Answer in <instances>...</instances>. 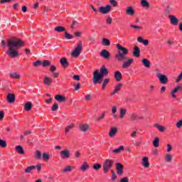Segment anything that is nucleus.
Masks as SVG:
<instances>
[{"mask_svg":"<svg viewBox=\"0 0 182 182\" xmlns=\"http://www.w3.org/2000/svg\"><path fill=\"white\" fill-rule=\"evenodd\" d=\"M7 46L9 50L6 51V54L12 58H18L19 56V52L16 49L25 46V43L22 40L16 38H12L7 41Z\"/></svg>","mask_w":182,"mask_h":182,"instance_id":"1","label":"nucleus"},{"mask_svg":"<svg viewBox=\"0 0 182 182\" xmlns=\"http://www.w3.org/2000/svg\"><path fill=\"white\" fill-rule=\"evenodd\" d=\"M116 46L119 50H121L118 52V54L115 55V59L118 60V62H124L127 59V57H126V55H128L129 50L127 48L122 46L120 44L117 43L116 44Z\"/></svg>","mask_w":182,"mask_h":182,"instance_id":"2","label":"nucleus"},{"mask_svg":"<svg viewBox=\"0 0 182 182\" xmlns=\"http://www.w3.org/2000/svg\"><path fill=\"white\" fill-rule=\"evenodd\" d=\"M114 165V161L113 159H105L102 163V168L104 170V173L105 174L109 173V171H110V168H112V167H113Z\"/></svg>","mask_w":182,"mask_h":182,"instance_id":"3","label":"nucleus"},{"mask_svg":"<svg viewBox=\"0 0 182 182\" xmlns=\"http://www.w3.org/2000/svg\"><path fill=\"white\" fill-rule=\"evenodd\" d=\"M106 76L105 74L99 72V70H96L93 73L92 82L94 85H97V83H102V79Z\"/></svg>","mask_w":182,"mask_h":182,"instance_id":"4","label":"nucleus"},{"mask_svg":"<svg viewBox=\"0 0 182 182\" xmlns=\"http://www.w3.org/2000/svg\"><path fill=\"white\" fill-rule=\"evenodd\" d=\"M82 49H83V43L82 41H80L77 43L75 49L71 53L73 58H78V56H80V52H82Z\"/></svg>","mask_w":182,"mask_h":182,"instance_id":"5","label":"nucleus"},{"mask_svg":"<svg viewBox=\"0 0 182 182\" xmlns=\"http://www.w3.org/2000/svg\"><path fill=\"white\" fill-rule=\"evenodd\" d=\"M156 76H157L160 83H161V85H166L168 83V78L167 77V75H163L160 73H157Z\"/></svg>","mask_w":182,"mask_h":182,"instance_id":"6","label":"nucleus"},{"mask_svg":"<svg viewBox=\"0 0 182 182\" xmlns=\"http://www.w3.org/2000/svg\"><path fill=\"white\" fill-rule=\"evenodd\" d=\"M112 10V6L110 5H107L105 7V6H100L99 7V12L100 14H102L103 15H106L107 14H109L110 11Z\"/></svg>","mask_w":182,"mask_h":182,"instance_id":"7","label":"nucleus"},{"mask_svg":"<svg viewBox=\"0 0 182 182\" xmlns=\"http://www.w3.org/2000/svg\"><path fill=\"white\" fill-rule=\"evenodd\" d=\"M60 156L63 160L65 159L70 158V151L68 149H64L60 152Z\"/></svg>","mask_w":182,"mask_h":182,"instance_id":"8","label":"nucleus"},{"mask_svg":"<svg viewBox=\"0 0 182 182\" xmlns=\"http://www.w3.org/2000/svg\"><path fill=\"white\" fill-rule=\"evenodd\" d=\"M115 167L117 170V174H118V176H122V174H123V170H124V166H123V164L117 163L116 164Z\"/></svg>","mask_w":182,"mask_h":182,"instance_id":"9","label":"nucleus"},{"mask_svg":"<svg viewBox=\"0 0 182 182\" xmlns=\"http://www.w3.org/2000/svg\"><path fill=\"white\" fill-rule=\"evenodd\" d=\"M134 60L133 58H128L126 60V61L124 60V63L122 65L123 69H127V68H129V66L133 63Z\"/></svg>","mask_w":182,"mask_h":182,"instance_id":"10","label":"nucleus"},{"mask_svg":"<svg viewBox=\"0 0 182 182\" xmlns=\"http://www.w3.org/2000/svg\"><path fill=\"white\" fill-rule=\"evenodd\" d=\"M168 18L171 21V25H173L174 26H177V25H178V18H176V16L170 15L168 16Z\"/></svg>","mask_w":182,"mask_h":182,"instance_id":"11","label":"nucleus"},{"mask_svg":"<svg viewBox=\"0 0 182 182\" xmlns=\"http://www.w3.org/2000/svg\"><path fill=\"white\" fill-rule=\"evenodd\" d=\"M144 119V117L141 115H137L136 114H132L131 115V120L133 122H139V120H143Z\"/></svg>","mask_w":182,"mask_h":182,"instance_id":"12","label":"nucleus"},{"mask_svg":"<svg viewBox=\"0 0 182 182\" xmlns=\"http://www.w3.org/2000/svg\"><path fill=\"white\" fill-rule=\"evenodd\" d=\"M100 55L105 59H110V53H109L107 50H102V52L100 53Z\"/></svg>","mask_w":182,"mask_h":182,"instance_id":"13","label":"nucleus"},{"mask_svg":"<svg viewBox=\"0 0 182 182\" xmlns=\"http://www.w3.org/2000/svg\"><path fill=\"white\" fill-rule=\"evenodd\" d=\"M15 94L14 93H9L7 95V98L6 100L7 102H9V103H15Z\"/></svg>","mask_w":182,"mask_h":182,"instance_id":"14","label":"nucleus"},{"mask_svg":"<svg viewBox=\"0 0 182 182\" xmlns=\"http://www.w3.org/2000/svg\"><path fill=\"white\" fill-rule=\"evenodd\" d=\"M142 166L145 167V168H149L150 167V164L149 163V158L145 156L142 159Z\"/></svg>","mask_w":182,"mask_h":182,"instance_id":"15","label":"nucleus"},{"mask_svg":"<svg viewBox=\"0 0 182 182\" xmlns=\"http://www.w3.org/2000/svg\"><path fill=\"white\" fill-rule=\"evenodd\" d=\"M60 63L62 65L63 68H68V66H69V63H68L66 58H62L60 60Z\"/></svg>","mask_w":182,"mask_h":182,"instance_id":"16","label":"nucleus"},{"mask_svg":"<svg viewBox=\"0 0 182 182\" xmlns=\"http://www.w3.org/2000/svg\"><path fill=\"white\" fill-rule=\"evenodd\" d=\"M133 56H136V58L140 57V48H139V47L137 46H136L134 48Z\"/></svg>","mask_w":182,"mask_h":182,"instance_id":"17","label":"nucleus"},{"mask_svg":"<svg viewBox=\"0 0 182 182\" xmlns=\"http://www.w3.org/2000/svg\"><path fill=\"white\" fill-rule=\"evenodd\" d=\"M117 134V128L112 127L109 131V137H114Z\"/></svg>","mask_w":182,"mask_h":182,"instance_id":"18","label":"nucleus"},{"mask_svg":"<svg viewBox=\"0 0 182 182\" xmlns=\"http://www.w3.org/2000/svg\"><path fill=\"white\" fill-rule=\"evenodd\" d=\"M55 100H57V102H60L62 103V102H65L66 101V97H65V96L60 95H57L55 96Z\"/></svg>","mask_w":182,"mask_h":182,"instance_id":"19","label":"nucleus"},{"mask_svg":"<svg viewBox=\"0 0 182 182\" xmlns=\"http://www.w3.org/2000/svg\"><path fill=\"white\" fill-rule=\"evenodd\" d=\"M43 83L46 85V86H50L52 85V79L49 77H45L43 78Z\"/></svg>","mask_w":182,"mask_h":182,"instance_id":"20","label":"nucleus"},{"mask_svg":"<svg viewBox=\"0 0 182 182\" xmlns=\"http://www.w3.org/2000/svg\"><path fill=\"white\" fill-rule=\"evenodd\" d=\"M100 73L102 75H105V76H107L109 75V71L107 70V68H106V66L102 65L100 69Z\"/></svg>","mask_w":182,"mask_h":182,"instance_id":"21","label":"nucleus"},{"mask_svg":"<svg viewBox=\"0 0 182 182\" xmlns=\"http://www.w3.org/2000/svg\"><path fill=\"white\" fill-rule=\"evenodd\" d=\"M89 129H90V127L87 124L80 125V130L81 132H83L84 133H85V132H87V130H89Z\"/></svg>","mask_w":182,"mask_h":182,"instance_id":"22","label":"nucleus"},{"mask_svg":"<svg viewBox=\"0 0 182 182\" xmlns=\"http://www.w3.org/2000/svg\"><path fill=\"white\" fill-rule=\"evenodd\" d=\"M114 77L117 82H120L122 80V73L120 71L117 70L115 72Z\"/></svg>","mask_w":182,"mask_h":182,"instance_id":"23","label":"nucleus"},{"mask_svg":"<svg viewBox=\"0 0 182 182\" xmlns=\"http://www.w3.org/2000/svg\"><path fill=\"white\" fill-rule=\"evenodd\" d=\"M16 151L18 154H25V151L23 150V148L21 146H19V145L16 146Z\"/></svg>","mask_w":182,"mask_h":182,"instance_id":"24","label":"nucleus"},{"mask_svg":"<svg viewBox=\"0 0 182 182\" xmlns=\"http://www.w3.org/2000/svg\"><path fill=\"white\" fill-rule=\"evenodd\" d=\"M137 41L139 43H143L144 46H147V45H149V40H144L141 37H138Z\"/></svg>","mask_w":182,"mask_h":182,"instance_id":"25","label":"nucleus"},{"mask_svg":"<svg viewBox=\"0 0 182 182\" xmlns=\"http://www.w3.org/2000/svg\"><path fill=\"white\" fill-rule=\"evenodd\" d=\"M127 15H129L130 16H133L134 15V10L133 9V7H127L126 10Z\"/></svg>","mask_w":182,"mask_h":182,"instance_id":"26","label":"nucleus"},{"mask_svg":"<svg viewBox=\"0 0 182 182\" xmlns=\"http://www.w3.org/2000/svg\"><path fill=\"white\" fill-rule=\"evenodd\" d=\"M181 89V87L178 86L171 92V95L172 96V97H173V99H176V93H177V92L180 91Z\"/></svg>","mask_w":182,"mask_h":182,"instance_id":"27","label":"nucleus"},{"mask_svg":"<svg viewBox=\"0 0 182 182\" xmlns=\"http://www.w3.org/2000/svg\"><path fill=\"white\" fill-rule=\"evenodd\" d=\"M80 170H81V171H86V170H89V164L87 162H84L80 168Z\"/></svg>","mask_w":182,"mask_h":182,"instance_id":"28","label":"nucleus"},{"mask_svg":"<svg viewBox=\"0 0 182 182\" xmlns=\"http://www.w3.org/2000/svg\"><path fill=\"white\" fill-rule=\"evenodd\" d=\"M142 64L144 65V66L145 68H147L148 69L150 68L151 64H150V61L149 60H147V58H144L142 60Z\"/></svg>","mask_w":182,"mask_h":182,"instance_id":"29","label":"nucleus"},{"mask_svg":"<svg viewBox=\"0 0 182 182\" xmlns=\"http://www.w3.org/2000/svg\"><path fill=\"white\" fill-rule=\"evenodd\" d=\"M73 168H75V167L72 166H68L65 168H64L62 171L63 173H70V171H72L73 170Z\"/></svg>","mask_w":182,"mask_h":182,"instance_id":"30","label":"nucleus"},{"mask_svg":"<svg viewBox=\"0 0 182 182\" xmlns=\"http://www.w3.org/2000/svg\"><path fill=\"white\" fill-rule=\"evenodd\" d=\"M24 109L27 112H29L30 110H31V109H32V103L31 102H26L25 104Z\"/></svg>","mask_w":182,"mask_h":182,"instance_id":"31","label":"nucleus"},{"mask_svg":"<svg viewBox=\"0 0 182 182\" xmlns=\"http://www.w3.org/2000/svg\"><path fill=\"white\" fill-rule=\"evenodd\" d=\"M54 31H55V32H65V31H66V28L63 26H57L54 28Z\"/></svg>","mask_w":182,"mask_h":182,"instance_id":"32","label":"nucleus"},{"mask_svg":"<svg viewBox=\"0 0 182 182\" xmlns=\"http://www.w3.org/2000/svg\"><path fill=\"white\" fill-rule=\"evenodd\" d=\"M10 77L12 79H21V75L17 73H12L10 74Z\"/></svg>","mask_w":182,"mask_h":182,"instance_id":"33","label":"nucleus"},{"mask_svg":"<svg viewBox=\"0 0 182 182\" xmlns=\"http://www.w3.org/2000/svg\"><path fill=\"white\" fill-rule=\"evenodd\" d=\"M141 5L144 8H150V4H149L148 1H146V0H141Z\"/></svg>","mask_w":182,"mask_h":182,"instance_id":"34","label":"nucleus"},{"mask_svg":"<svg viewBox=\"0 0 182 182\" xmlns=\"http://www.w3.org/2000/svg\"><path fill=\"white\" fill-rule=\"evenodd\" d=\"M124 150V147L123 146H120L118 149H113L112 153H116L117 154H119L120 151H123Z\"/></svg>","mask_w":182,"mask_h":182,"instance_id":"35","label":"nucleus"},{"mask_svg":"<svg viewBox=\"0 0 182 182\" xmlns=\"http://www.w3.org/2000/svg\"><path fill=\"white\" fill-rule=\"evenodd\" d=\"M102 45L104 46H110V40L107 38H102Z\"/></svg>","mask_w":182,"mask_h":182,"instance_id":"36","label":"nucleus"},{"mask_svg":"<svg viewBox=\"0 0 182 182\" xmlns=\"http://www.w3.org/2000/svg\"><path fill=\"white\" fill-rule=\"evenodd\" d=\"M154 127H156V129H158V130H159L162 133L164 132V130H165L164 127L160 125L159 124H155Z\"/></svg>","mask_w":182,"mask_h":182,"instance_id":"37","label":"nucleus"},{"mask_svg":"<svg viewBox=\"0 0 182 182\" xmlns=\"http://www.w3.org/2000/svg\"><path fill=\"white\" fill-rule=\"evenodd\" d=\"M126 113H127V110H126L125 109H122L119 112V119H123Z\"/></svg>","mask_w":182,"mask_h":182,"instance_id":"38","label":"nucleus"},{"mask_svg":"<svg viewBox=\"0 0 182 182\" xmlns=\"http://www.w3.org/2000/svg\"><path fill=\"white\" fill-rule=\"evenodd\" d=\"M109 82H110L109 78H106L104 80L102 85V89H105L107 86V85L109 84Z\"/></svg>","mask_w":182,"mask_h":182,"instance_id":"39","label":"nucleus"},{"mask_svg":"<svg viewBox=\"0 0 182 182\" xmlns=\"http://www.w3.org/2000/svg\"><path fill=\"white\" fill-rule=\"evenodd\" d=\"M74 127H75V124H71L65 127V134H67L68 133V132L70 130H72V129H73Z\"/></svg>","mask_w":182,"mask_h":182,"instance_id":"40","label":"nucleus"},{"mask_svg":"<svg viewBox=\"0 0 182 182\" xmlns=\"http://www.w3.org/2000/svg\"><path fill=\"white\" fill-rule=\"evenodd\" d=\"M36 159H37V160H41V159H42V152H41V151L37 150L36 151Z\"/></svg>","mask_w":182,"mask_h":182,"instance_id":"41","label":"nucleus"},{"mask_svg":"<svg viewBox=\"0 0 182 182\" xmlns=\"http://www.w3.org/2000/svg\"><path fill=\"white\" fill-rule=\"evenodd\" d=\"M35 168H36V166H28L25 169V173H31V171H32V170H35Z\"/></svg>","mask_w":182,"mask_h":182,"instance_id":"42","label":"nucleus"},{"mask_svg":"<svg viewBox=\"0 0 182 182\" xmlns=\"http://www.w3.org/2000/svg\"><path fill=\"white\" fill-rule=\"evenodd\" d=\"M41 64H43V68H48V66H50V61L45 60Z\"/></svg>","mask_w":182,"mask_h":182,"instance_id":"43","label":"nucleus"},{"mask_svg":"<svg viewBox=\"0 0 182 182\" xmlns=\"http://www.w3.org/2000/svg\"><path fill=\"white\" fill-rule=\"evenodd\" d=\"M92 168L94 170H100L102 168V165H100V164H94Z\"/></svg>","mask_w":182,"mask_h":182,"instance_id":"44","label":"nucleus"},{"mask_svg":"<svg viewBox=\"0 0 182 182\" xmlns=\"http://www.w3.org/2000/svg\"><path fill=\"white\" fill-rule=\"evenodd\" d=\"M43 159L45 160V161H49L50 157L48 153L46 152L43 153Z\"/></svg>","mask_w":182,"mask_h":182,"instance_id":"45","label":"nucleus"},{"mask_svg":"<svg viewBox=\"0 0 182 182\" xmlns=\"http://www.w3.org/2000/svg\"><path fill=\"white\" fill-rule=\"evenodd\" d=\"M122 86H123V85H122V84L117 85L114 90V92L117 93V92H119L120 90V89H122Z\"/></svg>","mask_w":182,"mask_h":182,"instance_id":"46","label":"nucleus"},{"mask_svg":"<svg viewBox=\"0 0 182 182\" xmlns=\"http://www.w3.org/2000/svg\"><path fill=\"white\" fill-rule=\"evenodd\" d=\"M33 65L34 68H38V67L41 66V65H42V61H41V60L35 61Z\"/></svg>","mask_w":182,"mask_h":182,"instance_id":"47","label":"nucleus"},{"mask_svg":"<svg viewBox=\"0 0 182 182\" xmlns=\"http://www.w3.org/2000/svg\"><path fill=\"white\" fill-rule=\"evenodd\" d=\"M58 109H59V105L58 104H54L52 107H51V110L52 112H56V110H58Z\"/></svg>","mask_w":182,"mask_h":182,"instance_id":"48","label":"nucleus"},{"mask_svg":"<svg viewBox=\"0 0 182 182\" xmlns=\"http://www.w3.org/2000/svg\"><path fill=\"white\" fill-rule=\"evenodd\" d=\"M65 39H73V36L70 35L69 33H65Z\"/></svg>","mask_w":182,"mask_h":182,"instance_id":"49","label":"nucleus"},{"mask_svg":"<svg viewBox=\"0 0 182 182\" xmlns=\"http://www.w3.org/2000/svg\"><path fill=\"white\" fill-rule=\"evenodd\" d=\"M0 147L5 148L6 147V141L4 140L0 139Z\"/></svg>","mask_w":182,"mask_h":182,"instance_id":"50","label":"nucleus"},{"mask_svg":"<svg viewBox=\"0 0 182 182\" xmlns=\"http://www.w3.org/2000/svg\"><path fill=\"white\" fill-rule=\"evenodd\" d=\"M159 138H156L155 140L153 141V144L154 147H159Z\"/></svg>","mask_w":182,"mask_h":182,"instance_id":"51","label":"nucleus"},{"mask_svg":"<svg viewBox=\"0 0 182 182\" xmlns=\"http://www.w3.org/2000/svg\"><path fill=\"white\" fill-rule=\"evenodd\" d=\"M109 4L112 5V6H117V1L116 0H109Z\"/></svg>","mask_w":182,"mask_h":182,"instance_id":"52","label":"nucleus"},{"mask_svg":"<svg viewBox=\"0 0 182 182\" xmlns=\"http://www.w3.org/2000/svg\"><path fill=\"white\" fill-rule=\"evenodd\" d=\"M165 160L167 163H170V161L173 160V158L171 157V155H166Z\"/></svg>","mask_w":182,"mask_h":182,"instance_id":"53","label":"nucleus"},{"mask_svg":"<svg viewBox=\"0 0 182 182\" xmlns=\"http://www.w3.org/2000/svg\"><path fill=\"white\" fill-rule=\"evenodd\" d=\"M112 174V180H116L117 178V176H116V173L113 171H111Z\"/></svg>","mask_w":182,"mask_h":182,"instance_id":"54","label":"nucleus"},{"mask_svg":"<svg viewBox=\"0 0 182 182\" xmlns=\"http://www.w3.org/2000/svg\"><path fill=\"white\" fill-rule=\"evenodd\" d=\"M5 116V112L4 111H0V121L4 119Z\"/></svg>","mask_w":182,"mask_h":182,"instance_id":"55","label":"nucleus"},{"mask_svg":"<svg viewBox=\"0 0 182 182\" xmlns=\"http://www.w3.org/2000/svg\"><path fill=\"white\" fill-rule=\"evenodd\" d=\"M173 150V146H171V145L170 144H167V151L168 153H169V151Z\"/></svg>","mask_w":182,"mask_h":182,"instance_id":"56","label":"nucleus"},{"mask_svg":"<svg viewBox=\"0 0 182 182\" xmlns=\"http://www.w3.org/2000/svg\"><path fill=\"white\" fill-rule=\"evenodd\" d=\"M112 17H108L107 18V23H108V25H112Z\"/></svg>","mask_w":182,"mask_h":182,"instance_id":"57","label":"nucleus"},{"mask_svg":"<svg viewBox=\"0 0 182 182\" xmlns=\"http://www.w3.org/2000/svg\"><path fill=\"white\" fill-rule=\"evenodd\" d=\"M130 28H134V29H141V26H139L137 25H131Z\"/></svg>","mask_w":182,"mask_h":182,"instance_id":"58","label":"nucleus"},{"mask_svg":"<svg viewBox=\"0 0 182 182\" xmlns=\"http://www.w3.org/2000/svg\"><path fill=\"white\" fill-rule=\"evenodd\" d=\"M120 182H129V178L124 177L121 178Z\"/></svg>","mask_w":182,"mask_h":182,"instance_id":"59","label":"nucleus"},{"mask_svg":"<svg viewBox=\"0 0 182 182\" xmlns=\"http://www.w3.org/2000/svg\"><path fill=\"white\" fill-rule=\"evenodd\" d=\"M133 144L136 147H140V142H138L137 141H133Z\"/></svg>","mask_w":182,"mask_h":182,"instance_id":"60","label":"nucleus"},{"mask_svg":"<svg viewBox=\"0 0 182 182\" xmlns=\"http://www.w3.org/2000/svg\"><path fill=\"white\" fill-rule=\"evenodd\" d=\"M112 112L113 114H116V112H117V107H116V106L112 107Z\"/></svg>","mask_w":182,"mask_h":182,"instance_id":"61","label":"nucleus"},{"mask_svg":"<svg viewBox=\"0 0 182 182\" xmlns=\"http://www.w3.org/2000/svg\"><path fill=\"white\" fill-rule=\"evenodd\" d=\"M50 72H55L56 70V66L55 65H51L50 68Z\"/></svg>","mask_w":182,"mask_h":182,"instance_id":"62","label":"nucleus"},{"mask_svg":"<svg viewBox=\"0 0 182 182\" xmlns=\"http://www.w3.org/2000/svg\"><path fill=\"white\" fill-rule=\"evenodd\" d=\"M73 79L75 80H80V76L77 75H75L73 76Z\"/></svg>","mask_w":182,"mask_h":182,"instance_id":"63","label":"nucleus"},{"mask_svg":"<svg viewBox=\"0 0 182 182\" xmlns=\"http://www.w3.org/2000/svg\"><path fill=\"white\" fill-rule=\"evenodd\" d=\"M166 14H170V6H167L165 9Z\"/></svg>","mask_w":182,"mask_h":182,"instance_id":"64","label":"nucleus"}]
</instances>
